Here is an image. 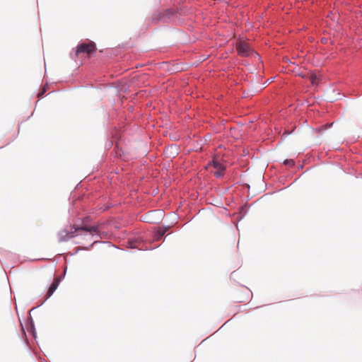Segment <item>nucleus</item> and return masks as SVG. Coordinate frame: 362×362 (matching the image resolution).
I'll use <instances>...</instances> for the list:
<instances>
[{
  "instance_id": "5",
  "label": "nucleus",
  "mask_w": 362,
  "mask_h": 362,
  "mask_svg": "<svg viewBox=\"0 0 362 362\" xmlns=\"http://www.w3.org/2000/svg\"><path fill=\"white\" fill-rule=\"evenodd\" d=\"M60 278L56 277L54 278L52 284H51L50 287L49 288L47 294H46V298H49L55 291V290L57 288L59 282H60Z\"/></svg>"
},
{
  "instance_id": "1",
  "label": "nucleus",
  "mask_w": 362,
  "mask_h": 362,
  "mask_svg": "<svg viewBox=\"0 0 362 362\" xmlns=\"http://www.w3.org/2000/svg\"><path fill=\"white\" fill-rule=\"evenodd\" d=\"M100 225H95L92 226H88L85 224H83L82 226L73 225L71 227L70 231L62 230L59 233V241H66L71 238H75L76 236L82 235L85 232L88 233L92 237L95 235L100 236Z\"/></svg>"
},
{
  "instance_id": "7",
  "label": "nucleus",
  "mask_w": 362,
  "mask_h": 362,
  "mask_svg": "<svg viewBox=\"0 0 362 362\" xmlns=\"http://www.w3.org/2000/svg\"><path fill=\"white\" fill-rule=\"evenodd\" d=\"M285 163L287 164V165H294V162L292 160H286L285 161Z\"/></svg>"
},
{
  "instance_id": "2",
  "label": "nucleus",
  "mask_w": 362,
  "mask_h": 362,
  "mask_svg": "<svg viewBox=\"0 0 362 362\" xmlns=\"http://www.w3.org/2000/svg\"><path fill=\"white\" fill-rule=\"evenodd\" d=\"M96 50L95 45L93 42L88 43H82L77 47L76 55L80 56L81 54H87L88 55L91 54Z\"/></svg>"
},
{
  "instance_id": "8",
  "label": "nucleus",
  "mask_w": 362,
  "mask_h": 362,
  "mask_svg": "<svg viewBox=\"0 0 362 362\" xmlns=\"http://www.w3.org/2000/svg\"><path fill=\"white\" fill-rule=\"evenodd\" d=\"M45 92V88H43V90L38 93V98L41 97L44 94Z\"/></svg>"
},
{
  "instance_id": "9",
  "label": "nucleus",
  "mask_w": 362,
  "mask_h": 362,
  "mask_svg": "<svg viewBox=\"0 0 362 362\" xmlns=\"http://www.w3.org/2000/svg\"><path fill=\"white\" fill-rule=\"evenodd\" d=\"M164 235V232H159V235L160 236H163Z\"/></svg>"
},
{
  "instance_id": "6",
  "label": "nucleus",
  "mask_w": 362,
  "mask_h": 362,
  "mask_svg": "<svg viewBox=\"0 0 362 362\" xmlns=\"http://www.w3.org/2000/svg\"><path fill=\"white\" fill-rule=\"evenodd\" d=\"M310 80L313 84H317L319 81L318 77L314 74L310 75Z\"/></svg>"
},
{
  "instance_id": "4",
  "label": "nucleus",
  "mask_w": 362,
  "mask_h": 362,
  "mask_svg": "<svg viewBox=\"0 0 362 362\" xmlns=\"http://www.w3.org/2000/svg\"><path fill=\"white\" fill-rule=\"evenodd\" d=\"M212 165L214 168L216 169V170L214 173V175L216 177H222L226 170V165L216 158L213 159Z\"/></svg>"
},
{
  "instance_id": "3",
  "label": "nucleus",
  "mask_w": 362,
  "mask_h": 362,
  "mask_svg": "<svg viewBox=\"0 0 362 362\" xmlns=\"http://www.w3.org/2000/svg\"><path fill=\"white\" fill-rule=\"evenodd\" d=\"M236 49L238 52V54L242 57L248 56L251 50L248 43L243 40H239L237 42Z\"/></svg>"
}]
</instances>
